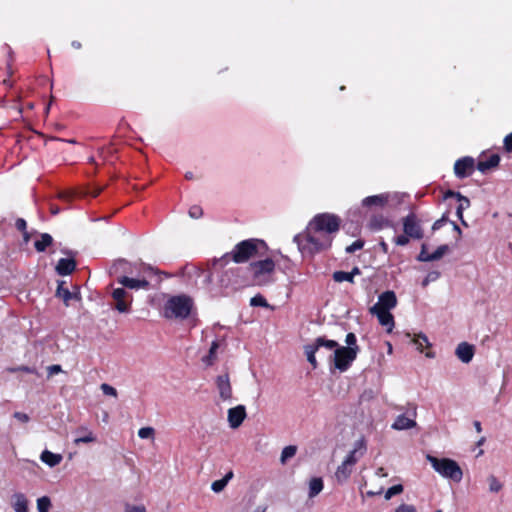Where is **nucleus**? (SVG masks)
Here are the masks:
<instances>
[{"label":"nucleus","instance_id":"nucleus-1","mask_svg":"<svg viewBox=\"0 0 512 512\" xmlns=\"http://www.w3.org/2000/svg\"><path fill=\"white\" fill-rule=\"evenodd\" d=\"M266 248L263 240L250 238L237 243L231 252L225 253L219 258L212 259V265L216 269L218 265L225 267L230 261L237 264L245 263L259 254V248Z\"/></svg>","mask_w":512,"mask_h":512},{"label":"nucleus","instance_id":"nucleus-2","mask_svg":"<svg viewBox=\"0 0 512 512\" xmlns=\"http://www.w3.org/2000/svg\"><path fill=\"white\" fill-rule=\"evenodd\" d=\"M318 232L309 229V225L304 233L294 236L293 241L297 244L299 251L303 256H313L323 250L330 248L332 237L329 235H317Z\"/></svg>","mask_w":512,"mask_h":512},{"label":"nucleus","instance_id":"nucleus-3","mask_svg":"<svg viewBox=\"0 0 512 512\" xmlns=\"http://www.w3.org/2000/svg\"><path fill=\"white\" fill-rule=\"evenodd\" d=\"M427 461L431 464L432 468L443 478L450 479L455 483L461 482L463 472L459 464L450 458H437L428 454Z\"/></svg>","mask_w":512,"mask_h":512},{"label":"nucleus","instance_id":"nucleus-4","mask_svg":"<svg viewBox=\"0 0 512 512\" xmlns=\"http://www.w3.org/2000/svg\"><path fill=\"white\" fill-rule=\"evenodd\" d=\"M246 269L250 272L253 283L258 286H265L274 282L275 263L271 258L251 262Z\"/></svg>","mask_w":512,"mask_h":512},{"label":"nucleus","instance_id":"nucleus-5","mask_svg":"<svg viewBox=\"0 0 512 512\" xmlns=\"http://www.w3.org/2000/svg\"><path fill=\"white\" fill-rule=\"evenodd\" d=\"M193 302L186 295L171 297L164 306V316L166 318L186 319L191 313Z\"/></svg>","mask_w":512,"mask_h":512},{"label":"nucleus","instance_id":"nucleus-6","mask_svg":"<svg viewBox=\"0 0 512 512\" xmlns=\"http://www.w3.org/2000/svg\"><path fill=\"white\" fill-rule=\"evenodd\" d=\"M341 220L335 214L321 213L314 216L309 222V229L315 232L332 234L339 230Z\"/></svg>","mask_w":512,"mask_h":512},{"label":"nucleus","instance_id":"nucleus-7","mask_svg":"<svg viewBox=\"0 0 512 512\" xmlns=\"http://www.w3.org/2000/svg\"><path fill=\"white\" fill-rule=\"evenodd\" d=\"M243 269L239 267L224 269L219 268L217 284L220 289L229 287L238 288L246 285V280L242 276Z\"/></svg>","mask_w":512,"mask_h":512},{"label":"nucleus","instance_id":"nucleus-8","mask_svg":"<svg viewBox=\"0 0 512 512\" xmlns=\"http://www.w3.org/2000/svg\"><path fill=\"white\" fill-rule=\"evenodd\" d=\"M357 355L358 353L355 352V349L340 346L331 357L333 358L335 368L340 372H345L350 368Z\"/></svg>","mask_w":512,"mask_h":512},{"label":"nucleus","instance_id":"nucleus-9","mask_svg":"<svg viewBox=\"0 0 512 512\" xmlns=\"http://www.w3.org/2000/svg\"><path fill=\"white\" fill-rule=\"evenodd\" d=\"M403 231L412 239L420 240L424 237L423 229L417 216L414 213H409L402 219Z\"/></svg>","mask_w":512,"mask_h":512},{"label":"nucleus","instance_id":"nucleus-10","mask_svg":"<svg viewBox=\"0 0 512 512\" xmlns=\"http://www.w3.org/2000/svg\"><path fill=\"white\" fill-rule=\"evenodd\" d=\"M112 298L115 301V309L120 313H129L133 296L124 288H115L112 291Z\"/></svg>","mask_w":512,"mask_h":512},{"label":"nucleus","instance_id":"nucleus-11","mask_svg":"<svg viewBox=\"0 0 512 512\" xmlns=\"http://www.w3.org/2000/svg\"><path fill=\"white\" fill-rule=\"evenodd\" d=\"M219 268H222L220 265L216 267V269L212 265V260L208 262V268L206 269L205 273L203 274V284L208 289L210 294L214 297L220 296L223 294L222 290L217 285L214 286L213 284V275L216 273L219 274Z\"/></svg>","mask_w":512,"mask_h":512},{"label":"nucleus","instance_id":"nucleus-12","mask_svg":"<svg viewBox=\"0 0 512 512\" xmlns=\"http://www.w3.org/2000/svg\"><path fill=\"white\" fill-rule=\"evenodd\" d=\"M475 161L470 156L458 159L454 164L455 176L459 179L466 178L471 175L474 169Z\"/></svg>","mask_w":512,"mask_h":512},{"label":"nucleus","instance_id":"nucleus-13","mask_svg":"<svg viewBox=\"0 0 512 512\" xmlns=\"http://www.w3.org/2000/svg\"><path fill=\"white\" fill-rule=\"evenodd\" d=\"M397 305V297L394 291L387 290L381 293L378 297V302L373 305L371 310H386L390 311Z\"/></svg>","mask_w":512,"mask_h":512},{"label":"nucleus","instance_id":"nucleus-14","mask_svg":"<svg viewBox=\"0 0 512 512\" xmlns=\"http://www.w3.org/2000/svg\"><path fill=\"white\" fill-rule=\"evenodd\" d=\"M117 283L122 285L121 288H124L125 290L126 288L131 290H148L150 287V283L146 279H136L128 277L126 275H120L117 278Z\"/></svg>","mask_w":512,"mask_h":512},{"label":"nucleus","instance_id":"nucleus-15","mask_svg":"<svg viewBox=\"0 0 512 512\" xmlns=\"http://www.w3.org/2000/svg\"><path fill=\"white\" fill-rule=\"evenodd\" d=\"M246 416V408L244 405H237L236 407L230 408L227 415L229 426L232 429L240 427Z\"/></svg>","mask_w":512,"mask_h":512},{"label":"nucleus","instance_id":"nucleus-16","mask_svg":"<svg viewBox=\"0 0 512 512\" xmlns=\"http://www.w3.org/2000/svg\"><path fill=\"white\" fill-rule=\"evenodd\" d=\"M65 281L60 280L58 281L57 289H56V297L61 298L65 304V306H69L70 300H81V295L76 288L75 291L71 292L68 288L64 287Z\"/></svg>","mask_w":512,"mask_h":512},{"label":"nucleus","instance_id":"nucleus-17","mask_svg":"<svg viewBox=\"0 0 512 512\" xmlns=\"http://www.w3.org/2000/svg\"><path fill=\"white\" fill-rule=\"evenodd\" d=\"M216 386L219 391V396L222 400L225 401L232 398V387L228 373L217 376Z\"/></svg>","mask_w":512,"mask_h":512},{"label":"nucleus","instance_id":"nucleus-18","mask_svg":"<svg viewBox=\"0 0 512 512\" xmlns=\"http://www.w3.org/2000/svg\"><path fill=\"white\" fill-rule=\"evenodd\" d=\"M475 354V348L472 344L467 342H461L457 345L455 349V355L461 360L463 363H470Z\"/></svg>","mask_w":512,"mask_h":512},{"label":"nucleus","instance_id":"nucleus-19","mask_svg":"<svg viewBox=\"0 0 512 512\" xmlns=\"http://www.w3.org/2000/svg\"><path fill=\"white\" fill-rule=\"evenodd\" d=\"M370 313L376 315L380 325L387 328V332H391L394 328L395 322L394 317L390 311L386 310H371Z\"/></svg>","mask_w":512,"mask_h":512},{"label":"nucleus","instance_id":"nucleus-20","mask_svg":"<svg viewBox=\"0 0 512 512\" xmlns=\"http://www.w3.org/2000/svg\"><path fill=\"white\" fill-rule=\"evenodd\" d=\"M28 499L22 492H16L11 496V507L14 512H28Z\"/></svg>","mask_w":512,"mask_h":512},{"label":"nucleus","instance_id":"nucleus-21","mask_svg":"<svg viewBox=\"0 0 512 512\" xmlns=\"http://www.w3.org/2000/svg\"><path fill=\"white\" fill-rule=\"evenodd\" d=\"M76 268V261L73 258H61L56 265V272L60 276L70 275Z\"/></svg>","mask_w":512,"mask_h":512},{"label":"nucleus","instance_id":"nucleus-22","mask_svg":"<svg viewBox=\"0 0 512 512\" xmlns=\"http://www.w3.org/2000/svg\"><path fill=\"white\" fill-rule=\"evenodd\" d=\"M417 425L416 421L412 418L407 417L405 414L398 415L391 425L394 430H408L414 428Z\"/></svg>","mask_w":512,"mask_h":512},{"label":"nucleus","instance_id":"nucleus-23","mask_svg":"<svg viewBox=\"0 0 512 512\" xmlns=\"http://www.w3.org/2000/svg\"><path fill=\"white\" fill-rule=\"evenodd\" d=\"M131 272V263L125 259L116 260L109 269V274L116 276L118 274L125 275Z\"/></svg>","mask_w":512,"mask_h":512},{"label":"nucleus","instance_id":"nucleus-24","mask_svg":"<svg viewBox=\"0 0 512 512\" xmlns=\"http://www.w3.org/2000/svg\"><path fill=\"white\" fill-rule=\"evenodd\" d=\"M499 162L500 156L498 154H492L489 158L478 161L477 170L485 174L490 169L497 167Z\"/></svg>","mask_w":512,"mask_h":512},{"label":"nucleus","instance_id":"nucleus-25","mask_svg":"<svg viewBox=\"0 0 512 512\" xmlns=\"http://www.w3.org/2000/svg\"><path fill=\"white\" fill-rule=\"evenodd\" d=\"M388 202V195L386 194H379V195H372L364 198L362 200V206L363 207H383Z\"/></svg>","mask_w":512,"mask_h":512},{"label":"nucleus","instance_id":"nucleus-26","mask_svg":"<svg viewBox=\"0 0 512 512\" xmlns=\"http://www.w3.org/2000/svg\"><path fill=\"white\" fill-rule=\"evenodd\" d=\"M40 459L49 467H55L61 463L63 457L61 454H56L49 450H44L40 455Z\"/></svg>","mask_w":512,"mask_h":512},{"label":"nucleus","instance_id":"nucleus-27","mask_svg":"<svg viewBox=\"0 0 512 512\" xmlns=\"http://www.w3.org/2000/svg\"><path fill=\"white\" fill-rule=\"evenodd\" d=\"M352 467V465L347 464L344 461L338 466L335 472V477L339 483L345 482L350 477L352 473Z\"/></svg>","mask_w":512,"mask_h":512},{"label":"nucleus","instance_id":"nucleus-28","mask_svg":"<svg viewBox=\"0 0 512 512\" xmlns=\"http://www.w3.org/2000/svg\"><path fill=\"white\" fill-rule=\"evenodd\" d=\"M52 243L53 237L49 233H41L40 239L35 241L34 247L37 252H44Z\"/></svg>","mask_w":512,"mask_h":512},{"label":"nucleus","instance_id":"nucleus-29","mask_svg":"<svg viewBox=\"0 0 512 512\" xmlns=\"http://www.w3.org/2000/svg\"><path fill=\"white\" fill-rule=\"evenodd\" d=\"M324 484L323 480L320 477H314L310 480L309 483V498H314L323 490Z\"/></svg>","mask_w":512,"mask_h":512},{"label":"nucleus","instance_id":"nucleus-30","mask_svg":"<svg viewBox=\"0 0 512 512\" xmlns=\"http://www.w3.org/2000/svg\"><path fill=\"white\" fill-rule=\"evenodd\" d=\"M313 345L317 346L318 350L321 347H325V348H327L329 350H334L335 351L337 348L340 347L337 341L326 339L323 336L317 337L314 340Z\"/></svg>","mask_w":512,"mask_h":512},{"label":"nucleus","instance_id":"nucleus-31","mask_svg":"<svg viewBox=\"0 0 512 512\" xmlns=\"http://www.w3.org/2000/svg\"><path fill=\"white\" fill-rule=\"evenodd\" d=\"M218 348H219V343H218L217 340H214L211 343V346H210L208 354L202 358V362L206 366L213 365V363H214V361L216 359V351H217Z\"/></svg>","mask_w":512,"mask_h":512},{"label":"nucleus","instance_id":"nucleus-32","mask_svg":"<svg viewBox=\"0 0 512 512\" xmlns=\"http://www.w3.org/2000/svg\"><path fill=\"white\" fill-rule=\"evenodd\" d=\"M304 351L307 357V361L312 365V367L315 369L318 366L315 354L318 351L317 346H314L312 344H307L304 346Z\"/></svg>","mask_w":512,"mask_h":512},{"label":"nucleus","instance_id":"nucleus-33","mask_svg":"<svg viewBox=\"0 0 512 512\" xmlns=\"http://www.w3.org/2000/svg\"><path fill=\"white\" fill-rule=\"evenodd\" d=\"M296 452H297V447L294 445H288V446L284 447L281 452V457H280L281 463L282 464L286 463V461L288 459L295 456Z\"/></svg>","mask_w":512,"mask_h":512},{"label":"nucleus","instance_id":"nucleus-34","mask_svg":"<svg viewBox=\"0 0 512 512\" xmlns=\"http://www.w3.org/2000/svg\"><path fill=\"white\" fill-rule=\"evenodd\" d=\"M412 342L420 352L423 351L424 346L430 345L427 336L422 333L415 335L412 339Z\"/></svg>","mask_w":512,"mask_h":512},{"label":"nucleus","instance_id":"nucleus-35","mask_svg":"<svg viewBox=\"0 0 512 512\" xmlns=\"http://www.w3.org/2000/svg\"><path fill=\"white\" fill-rule=\"evenodd\" d=\"M332 278L335 282H338V283H341L343 281H347L350 283L354 282V279L352 278L350 272H345V271H341V270L335 271L332 274Z\"/></svg>","mask_w":512,"mask_h":512},{"label":"nucleus","instance_id":"nucleus-36","mask_svg":"<svg viewBox=\"0 0 512 512\" xmlns=\"http://www.w3.org/2000/svg\"><path fill=\"white\" fill-rule=\"evenodd\" d=\"M51 505V500L48 496H42L37 499L38 512H49Z\"/></svg>","mask_w":512,"mask_h":512},{"label":"nucleus","instance_id":"nucleus-37","mask_svg":"<svg viewBox=\"0 0 512 512\" xmlns=\"http://www.w3.org/2000/svg\"><path fill=\"white\" fill-rule=\"evenodd\" d=\"M449 251L447 244L440 245L433 253L430 254L429 260L437 261L441 259Z\"/></svg>","mask_w":512,"mask_h":512},{"label":"nucleus","instance_id":"nucleus-38","mask_svg":"<svg viewBox=\"0 0 512 512\" xmlns=\"http://www.w3.org/2000/svg\"><path fill=\"white\" fill-rule=\"evenodd\" d=\"M185 272L188 276L192 277H201L205 273L206 269H203L201 267H198L196 265H186L185 266Z\"/></svg>","mask_w":512,"mask_h":512},{"label":"nucleus","instance_id":"nucleus-39","mask_svg":"<svg viewBox=\"0 0 512 512\" xmlns=\"http://www.w3.org/2000/svg\"><path fill=\"white\" fill-rule=\"evenodd\" d=\"M250 306L267 308L269 304L261 294H257L250 299Z\"/></svg>","mask_w":512,"mask_h":512},{"label":"nucleus","instance_id":"nucleus-40","mask_svg":"<svg viewBox=\"0 0 512 512\" xmlns=\"http://www.w3.org/2000/svg\"><path fill=\"white\" fill-rule=\"evenodd\" d=\"M345 343L347 345V346H345L346 348H353V349H355L356 353H359L360 348L357 345V338L354 333L350 332L346 335Z\"/></svg>","mask_w":512,"mask_h":512},{"label":"nucleus","instance_id":"nucleus-41","mask_svg":"<svg viewBox=\"0 0 512 512\" xmlns=\"http://www.w3.org/2000/svg\"><path fill=\"white\" fill-rule=\"evenodd\" d=\"M488 482L490 492L498 493L503 487L502 483L494 475L488 477Z\"/></svg>","mask_w":512,"mask_h":512},{"label":"nucleus","instance_id":"nucleus-42","mask_svg":"<svg viewBox=\"0 0 512 512\" xmlns=\"http://www.w3.org/2000/svg\"><path fill=\"white\" fill-rule=\"evenodd\" d=\"M389 221L383 217H373L370 222L371 228L375 230H380L384 226H388Z\"/></svg>","mask_w":512,"mask_h":512},{"label":"nucleus","instance_id":"nucleus-43","mask_svg":"<svg viewBox=\"0 0 512 512\" xmlns=\"http://www.w3.org/2000/svg\"><path fill=\"white\" fill-rule=\"evenodd\" d=\"M403 489L404 488H403L402 484L393 485L390 488H388V490L385 492V496L384 497H385L386 500H389L393 496L402 493Z\"/></svg>","mask_w":512,"mask_h":512},{"label":"nucleus","instance_id":"nucleus-44","mask_svg":"<svg viewBox=\"0 0 512 512\" xmlns=\"http://www.w3.org/2000/svg\"><path fill=\"white\" fill-rule=\"evenodd\" d=\"M8 372L10 373H15V372H25V373H29V374H37V370L34 368V367H30V366H17V367H10L7 369Z\"/></svg>","mask_w":512,"mask_h":512},{"label":"nucleus","instance_id":"nucleus-45","mask_svg":"<svg viewBox=\"0 0 512 512\" xmlns=\"http://www.w3.org/2000/svg\"><path fill=\"white\" fill-rule=\"evenodd\" d=\"M154 428L152 427H142L138 430V437L141 439H148L154 436Z\"/></svg>","mask_w":512,"mask_h":512},{"label":"nucleus","instance_id":"nucleus-46","mask_svg":"<svg viewBox=\"0 0 512 512\" xmlns=\"http://www.w3.org/2000/svg\"><path fill=\"white\" fill-rule=\"evenodd\" d=\"M364 244L365 242L363 240L358 239L354 241L351 245L347 246L345 251L348 254L354 253L355 251L362 249Z\"/></svg>","mask_w":512,"mask_h":512},{"label":"nucleus","instance_id":"nucleus-47","mask_svg":"<svg viewBox=\"0 0 512 512\" xmlns=\"http://www.w3.org/2000/svg\"><path fill=\"white\" fill-rule=\"evenodd\" d=\"M15 227L17 228V230L23 232L24 234V239L27 241L29 236H28V233L26 231L27 229V223L26 221L23 219V218H18L15 222Z\"/></svg>","mask_w":512,"mask_h":512},{"label":"nucleus","instance_id":"nucleus-48","mask_svg":"<svg viewBox=\"0 0 512 512\" xmlns=\"http://www.w3.org/2000/svg\"><path fill=\"white\" fill-rule=\"evenodd\" d=\"M100 389L104 395L117 397V394H118L117 390L113 386H111L107 383L101 384Z\"/></svg>","mask_w":512,"mask_h":512},{"label":"nucleus","instance_id":"nucleus-49","mask_svg":"<svg viewBox=\"0 0 512 512\" xmlns=\"http://www.w3.org/2000/svg\"><path fill=\"white\" fill-rule=\"evenodd\" d=\"M440 277L439 271H430L424 280L422 281V286H427L430 282L436 281Z\"/></svg>","mask_w":512,"mask_h":512},{"label":"nucleus","instance_id":"nucleus-50","mask_svg":"<svg viewBox=\"0 0 512 512\" xmlns=\"http://www.w3.org/2000/svg\"><path fill=\"white\" fill-rule=\"evenodd\" d=\"M226 486H227V483L223 479H219V480L212 482L211 489L215 493H220L225 489Z\"/></svg>","mask_w":512,"mask_h":512},{"label":"nucleus","instance_id":"nucleus-51","mask_svg":"<svg viewBox=\"0 0 512 512\" xmlns=\"http://www.w3.org/2000/svg\"><path fill=\"white\" fill-rule=\"evenodd\" d=\"M430 254L431 253L427 252V245L424 243L421 246V251L417 256V260L420 262H431V260H429Z\"/></svg>","mask_w":512,"mask_h":512},{"label":"nucleus","instance_id":"nucleus-52","mask_svg":"<svg viewBox=\"0 0 512 512\" xmlns=\"http://www.w3.org/2000/svg\"><path fill=\"white\" fill-rule=\"evenodd\" d=\"M189 216L193 219H199L203 215V210L198 205H193L189 208Z\"/></svg>","mask_w":512,"mask_h":512},{"label":"nucleus","instance_id":"nucleus-53","mask_svg":"<svg viewBox=\"0 0 512 512\" xmlns=\"http://www.w3.org/2000/svg\"><path fill=\"white\" fill-rule=\"evenodd\" d=\"M359 457L360 456H357L356 450H351L343 461L354 466L357 463Z\"/></svg>","mask_w":512,"mask_h":512},{"label":"nucleus","instance_id":"nucleus-54","mask_svg":"<svg viewBox=\"0 0 512 512\" xmlns=\"http://www.w3.org/2000/svg\"><path fill=\"white\" fill-rule=\"evenodd\" d=\"M448 215L447 213H444L442 217L438 220H436L432 225V230L436 231L439 230L446 222H448Z\"/></svg>","mask_w":512,"mask_h":512},{"label":"nucleus","instance_id":"nucleus-55","mask_svg":"<svg viewBox=\"0 0 512 512\" xmlns=\"http://www.w3.org/2000/svg\"><path fill=\"white\" fill-rule=\"evenodd\" d=\"M93 441H95V437H94L93 433L92 432H88L87 435H85L83 437L76 438L74 440V443L78 445L80 443H90V442H93Z\"/></svg>","mask_w":512,"mask_h":512},{"label":"nucleus","instance_id":"nucleus-56","mask_svg":"<svg viewBox=\"0 0 512 512\" xmlns=\"http://www.w3.org/2000/svg\"><path fill=\"white\" fill-rule=\"evenodd\" d=\"M395 512H417V510L414 505L403 503L395 509Z\"/></svg>","mask_w":512,"mask_h":512},{"label":"nucleus","instance_id":"nucleus-57","mask_svg":"<svg viewBox=\"0 0 512 512\" xmlns=\"http://www.w3.org/2000/svg\"><path fill=\"white\" fill-rule=\"evenodd\" d=\"M409 236L405 233L403 235L396 236L394 238V243L398 246H405L409 243Z\"/></svg>","mask_w":512,"mask_h":512},{"label":"nucleus","instance_id":"nucleus-58","mask_svg":"<svg viewBox=\"0 0 512 512\" xmlns=\"http://www.w3.org/2000/svg\"><path fill=\"white\" fill-rule=\"evenodd\" d=\"M353 450H356V452L358 453L359 451H361L360 453V456L363 455L364 451L366 450V444H365V440L363 438L357 440L355 443H354V448Z\"/></svg>","mask_w":512,"mask_h":512},{"label":"nucleus","instance_id":"nucleus-59","mask_svg":"<svg viewBox=\"0 0 512 512\" xmlns=\"http://www.w3.org/2000/svg\"><path fill=\"white\" fill-rule=\"evenodd\" d=\"M125 512H146V508L143 505L131 506L129 504H126Z\"/></svg>","mask_w":512,"mask_h":512},{"label":"nucleus","instance_id":"nucleus-60","mask_svg":"<svg viewBox=\"0 0 512 512\" xmlns=\"http://www.w3.org/2000/svg\"><path fill=\"white\" fill-rule=\"evenodd\" d=\"M462 196H463V195H462L460 192L453 191V190H447V191L444 193L443 198H444V199L456 198L457 200H459Z\"/></svg>","mask_w":512,"mask_h":512},{"label":"nucleus","instance_id":"nucleus-61","mask_svg":"<svg viewBox=\"0 0 512 512\" xmlns=\"http://www.w3.org/2000/svg\"><path fill=\"white\" fill-rule=\"evenodd\" d=\"M48 376H52L54 374L62 372V367L58 364L50 365L47 367Z\"/></svg>","mask_w":512,"mask_h":512},{"label":"nucleus","instance_id":"nucleus-62","mask_svg":"<svg viewBox=\"0 0 512 512\" xmlns=\"http://www.w3.org/2000/svg\"><path fill=\"white\" fill-rule=\"evenodd\" d=\"M504 149L507 152H512V132L504 138Z\"/></svg>","mask_w":512,"mask_h":512},{"label":"nucleus","instance_id":"nucleus-63","mask_svg":"<svg viewBox=\"0 0 512 512\" xmlns=\"http://www.w3.org/2000/svg\"><path fill=\"white\" fill-rule=\"evenodd\" d=\"M458 201H459L458 207H462L463 210L468 209L471 205L470 199L464 195Z\"/></svg>","mask_w":512,"mask_h":512},{"label":"nucleus","instance_id":"nucleus-64","mask_svg":"<svg viewBox=\"0 0 512 512\" xmlns=\"http://www.w3.org/2000/svg\"><path fill=\"white\" fill-rule=\"evenodd\" d=\"M13 416H14V418H16L17 420H19L23 423L28 422L30 419L28 414L23 413V412H15Z\"/></svg>","mask_w":512,"mask_h":512}]
</instances>
